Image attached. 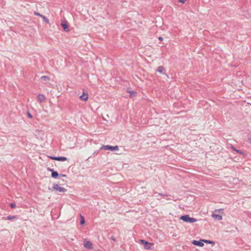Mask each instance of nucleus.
<instances>
[{
	"label": "nucleus",
	"instance_id": "f03ea898",
	"mask_svg": "<svg viewBox=\"0 0 251 251\" xmlns=\"http://www.w3.org/2000/svg\"><path fill=\"white\" fill-rule=\"evenodd\" d=\"M52 190L59 191L60 192H66L67 189L64 187H60L58 184H54L52 187Z\"/></svg>",
	"mask_w": 251,
	"mask_h": 251
},
{
	"label": "nucleus",
	"instance_id": "dca6fc26",
	"mask_svg": "<svg viewBox=\"0 0 251 251\" xmlns=\"http://www.w3.org/2000/svg\"><path fill=\"white\" fill-rule=\"evenodd\" d=\"M203 242L207 243V244H215V242L214 241H212L211 240L203 239Z\"/></svg>",
	"mask_w": 251,
	"mask_h": 251
},
{
	"label": "nucleus",
	"instance_id": "423d86ee",
	"mask_svg": "<svg viewBox=\"0 0 251 251\" xmlns=\"http://www.w3.org/2000/svg\"><path fill=\"white\" fill-rule=\"evenodd\" d=\"M84 246L85 248L88 249H93V245L92 243L89 241H86L85 240L84 243Z\"/></svg>",
	"mask_w": 251,
	"mask_h": 251
},
{
	"label": "nucleus",
	"instance_id": "cd10ccee",
	"mask_svg": "<svg viewBox=\"0 0 251 251\" xmlns=\"http://www.w3.org/2000/svg\"><path fill=\"white\" fill-rule=\"evenodd\" d=\"M59 176H62V177H67V175H65V174H59Z\"/></svg>",
	"mask_w": 251,
	"mask_h": 251
},
{
	"label": "nucleus",
	"instance_id": "9d476101",
	"mask_svg": "<svg viewBox=\"0 0 251 251\" xmlns=\"http://www.w3.org/2000/svg\"><path fill=\"white\" fill-rule=\"evenodd\" d=\"M59 176V174L55 171H52V173L51 174V177L53 178H56Z\"/></svg>",
	"mask_w": 251,
	"mask_h": 251
},
{
	"label": "nucleus",
	"instance_id": "bb28decb",
	"mask_svg": "<svg viewBox=\"0 0 251 251\" xmlns=\"http://www.w3.org/2000/svg\"><path fill=\"white\" fill-rule=\"evenodd\" d=\"M110 239L113 241H116V240L115 237L114 236H111Z\"/></svg>",
	"mask_w": 251,
	"mask_h": 251
},
{
	"label": "nucleus",
	"instance_id": "2f4dec72",
	"mask_svg": "<svg viewBox=\"0 0 251 251\" xmlns=\"http://www.w3.org/2000/svg\"><path fill=\"white\" fill-rule=\"evenodd\" d=\"M248 140H249V142H251V138H248Z\"/></svg>",
	"mask_w": 251,
	"mask_h": 251
},
{
	"label": "nucleus",
	"instance_id": "1a4fd4ad",
	"mask_svg": "<svg viewBox=\"0 0 251 251\" xmlns=\"http://www.w3.org/2000/svg\"><path fill=\"white\" fill-rule=\"evenodd\" d=\"M79 98L81 100L86 101L88 99V94L87 93H83Z\"/></svg>",
	"mask_w": 251,
	"mask_h": 251
},
{
	"label": "nucleus",
	"instance_id": "a878e982",
	"mask_svg": "<svg viewBox=\"0 0 251 251\" xmlns=\"http://www.w3.org/2000/svg\"><path fill=\"white\" fill-rule=\"evenodd\" d=\"M47 170L48 171L51 172V173H52V171H54L53 169H51L50 168H48Z\"/></svg>",
	"mask_w": 251,
	"mask_h": 251
},
{
	"label": "nucleus",
	"instance_id": "0eeeda50",
	"mask_svg": "<svg viewBox=\"0 0 251 251\" xmlns=\"http://www.w3.org/2000/svg\"><path fill=\"white\" fill-rule=\"evenodd\" d=\"M61 26H62L63 29L65 31H68V25L67 24V22L66 21H63L61 22Z\"/></svg>",
	"mask_w": 251,
	"mask_h": 251
},
{
	"label": "nucleus",
	"instance_id": "9b49d317",
	"mask_svg": "<svg viewBox=\"0 0 251 251\" xmlns=\"http://www.w3.org/2000/svg\"><path fill=\"white\" fill-rule=\"evenodd\" d=\"M212 216L218 221H220L222 219V216L220 215L213 214Z\"/></svg>",
	"mask_w": 251,
	"mask_h": 251
},
{
	"label": "nucleus",
	"instance_id": "6e6552de",
	"mask_svg": "<svg viewBox=\"0 0 251 251\" xmlns=\"http://www.w3.org/2000/svg\"><path fill=\"white\" fill-rule=\"evenodd\" d=\"M157 71L162 74L166 75V70L164 67L160 66L157 68Z\"/></svg>",
	"mask_w": 251,
	"mask_h": 251
},
{
	"label": "nucleus",
	"instance_id": "f257e3e1",
	"mask_svg": "<svg viewBox=\"0 0 251 251\" xmlns=\"http://www.w3.org/2000/svg\"><path fill=\"white\" fill-rule=\"evenodd\" d=\"M180 219L184 222L189 223H193L197 221V220L194 218L190 217L188 215H182L180 217Z\"/></svg>",
	"mask_w": 251,
	"mask_h": 251
},
{
	"label": "nucleus",
	"instance_id": "f3484780",
	"mask_svg": "<svg viewBox=\"0 0 251 251\" xmlns=\"http://www.w3.org/2000/svg\"><path fill=\"white\" fill-rule=\"evenodd\" d=\"M154 195L155 197H157L158 195H160V196H164V197H167L168 196V195L166 194H162V193H157V192H155L154 193Z\"/></svg>",
	"mask_w": 251,
	"mask_h": 251
},
{
	"label": "nucleus",
	"instance_id": "4468645a",
	"mask_svg": "<svg viewBox=\"0 0 251 251\" xmlns=\"http://www.w3.org/2000/svg\"><path fill=\"white\" fill-rule=\"evenodd\" d=\"M127 92L130 94L131 97L134 96L137 94V92L134 91H127Z\"/></svg>",
	"mask_w": 251,
	"mask_h": 251
},
{
	"label": "nucleus",
	"instance_id": "412c9836",
	"mask_svg": "<svg viewBox=\"0 0 251 251\" xmlns=\"http://www.w3.org/2000/svg\"><path fill=\"white\" fill-rule=\"evenodd\" d=\"M44 21L47 23V24H49V20L48 19H47L46 17H44V18L43 19Z\"/></svg>",
	"mask_w": 251,
	"mask_h": 251
},
{
	"label": "nucleus",
	"instance_id": "4be33fe9",
	"mask_svg": "<svg viewBox=\"0 0 251 251\" xmlns=\"http://www.w3.org/2000/svg\"><path fill=\"white\" fill-rule=\"evenodd\" d=\"M50 158L53 160H56L57 157L54 156H49Z\"/></svg>",
	"mask_w": 251,
	"mask_h": 251
},
{
	"label": "nucleus",
	"instance_id": "7c9ffc66",
	"mask_svg": "<svg viewBox=\"0 0 251 251\" xmlns=\"http://www.w3.org/2000/svg\"><path fill=\"white\" fill-rule=\"evenodd\" d=\"M40 17H41V18H42L43 19L44 17H45V16H44V15L41 14Z\"/></svg>",
	"mask_w": 251,
	"mask_h": 251
},
{
	"label": "nucleus",
	"instance_id": "473e14b6",
	"mask_svg": "<svg viewBox=\"0 0 251 251\" xmlns=\"http://www.w3.org/2000/svg\"><path fill=\"white\" fill-rule=\"evenodd\" d=\"M168 200H172V199H171V198H169L168 199Z\"/></svg>",
	"mask_w": 251,
	"mask_h": 251
},
{
	"label": "nucleus",
	"instance_id": "2eb2a0df",
	"mask_svg": "<svg viewBox=\"0 0 251 251\" xmlns=\"http://www.w3.org/2000/svg\"><path fill=\"white\" fill-rule=\"evenodd\" d=\"M85 221L84 218L82 215H80V225H83L85 224Z\"/></svg>",
	"mask_w": 251,
	"mask_h": 251
},
{
	"label": "nucleus",
	"instance_id": "aec40b11",
	"mask_svg": "<svg viewBox=\"0 0 251 251\" xmlns=\"http://www.w3.org/2000/svg\"><path fill=\"white\" fill-rule=\"evenodd\" d=\"M10 206L11 208H14L16 206L15 203L12 202L10 204Z\"/></svg>",
	"mask_w": 251,
	"mask_h": 251
},
{
	"label": "nucleus",
	"instance_id": "a211bd4d",
	"mask_svg": "<svg viewBox=\"0 0 251 251\" xmlns=\"http://www.w3.org/2000/svg\"><path fill=\"white\" fill-rule=\"evenodd\" d=\"M41 78L44 81H48L50 80L49 77L46 75L42 76Z\"/></svg>",
	"mask_w": 251,
	"mask_h": 251
},
{
	"label": "nucleus",
	"instance_id": "c756f323",
	"mask_svg": "<svg viewBox=\"0 0 251 251\" xmlns=\"http://www.w3.org/2000/svg\"><path fill=\"white\" fill-rule=\"evenodd\" d=\"M158 39H159V40H160V41H162L163 39V38H162V37H159L158 38Z\"/></svg>",
	"mask_w": 251,
	"mask_h": 251
},
{
	"label": "nucleus",
	"instance_id": "ddd939ff",
	"mask_svg": "<svg viewBox=\"0 0 251 251\" xmlns=\"http://www.w3.org/2000/svg\"><path fill=\"white\" fill-rule=\"evenodd\" d=\"M68 158L64 156H58L57 157L56 160L59 161H65L67 160Z\"/></svg>",
	"mask_w": 251,
	"mask_h": 251
},
{
	"label": "nucleus",
	"instance_id": "b1692460",
	"mask_svg": "<svg viewBox=\"0 0 251 251\" xmlns=\"http://www.w3.org/2000/svg\"><path fill=\"white\" fill-rule=\"evenodd\" d=\"M231 148L233 150L235 151H237L238 152L241 153V152L240 151H239V150H236L233 146H232Z\"/></svg>",
	"mask_w": 251,
	"mask_h": 251
},
{
	"label": "nucleus",
	"instance_id": "20e7f679",
	"mask_svg": "<svg viewBox=\"0 0 251 251\" xmlns=\"http://www.w3.org/2000/svg\"><path fill=\"white\" fill-rule=\"evenodd\" d=\"M192 243L194 245L199 247H201L204 246L203 239H201L199 241L193 240Z\"/></svg>",
	"mask_w": 251,
	"mask_h": 251
},
{
	"label": "nucleus",
	"instance_id": "6ab92c4d",
	"mask_svg": "<svg viewBox=\"0 0 251 251\" xmlns=\"http://www.w3.org/2000/svg\"><path fill=\"white\" fill-rule=\"evenodd\" d=\"M16 218H17V217L16 216H8V217H6V219L9 220H11L13 219H15Z\"/></svg>",
	"mask_w": 251,
	"mask_h": 251
},
{
	"label": "nucleus",
	"instance_id": "39448f33",
	"mask_svg": "<svg viewBox=\"0 0 251 251\" xmlns=\"http://www.w3.org/2000/svg\"><path fill=\"white\" fill-rule=\"evenodd\" d=\"M140 242L144 245V248L146 250H149L151 249V243L148 242L147 241L144 240H141Z\"/></svg>",
	"mask_w": 251,
	"mask_h": 251
},
{
	"label": "nucleus",
	"instance_id": "5701e85b",
	"mask_svg": "<svg viewBox=\"0 0 251 251\" xmlns=\"http://www.w3.org/2000/svg\"><path fill=\"white\" fill-rule=\"evenodd\" d=\"M27 115H28V118L30 119H31L33 117L31 114L29 112H27Z\"/></svg>",
	"mask_w": 251,
	"mask_h": 251
},
{
	"label": "nucleus",
	"instance_id": "c85d7f7f",
	"mask_svg": "<svg viewBox=\"0 0 251 251\" xmlns=\"http://www.w3.org/2000/svg\"><path fill=\"white\" fill-rule=\"evenodd\" d=\"M186 1V0H178V1L179 2L182 3H184Z\"/></svg>",
	"mask_w": 251,
	"mask_h": 251
},
{
	"label": "nucleus",
	"instance_id": "393cba45",
	"mask_svg": "<svg viewBox=\"0 0 251 251\" xmlns=\"http://www.w3.org/2000/svg\"><path fill=\"white\" fill-rule=\"evenodd\" d=\"M34 14L35 15H36V16H40V15H41V14H40L39 13H38V12H36L35 11L34 12Z\"/></svg>",
	"mask_w": 251,
	"mask_h": 251
},
{
	"label": "nucleus",
	"instance_id": "f8f14e48",
	"mask_svg": "<svg viewBox=\"0 0 251 251\" xmlns=\"http://www.w3.org/2000/svg\"><path fill=\"white\" fill-rule=\"evenodd\" d=\"M37 98H38L40 102L43 101L45 100V96L44 95H42V94H39L37 96Z\"/></svg>",
	"mask_w": 251,
	"mask_h": 251
},
{
	"label": "nucleus",
	"instance_id": "7ed1b4c3",
	"mask_svg": "<svg viewBox=\"0 0 251 251\" xmlns=\"http://www.w3.org/2000/svg\"><path fill=\"white\" fill-rule=\"evenodd\" d=\"M100 149H104L106 150H110L111 151H118L119 148L118 146H112L110 145L102 146Z\"/></svg>",
	"mask_w": 251,
	"mask_h": 251
}]
</instances>
